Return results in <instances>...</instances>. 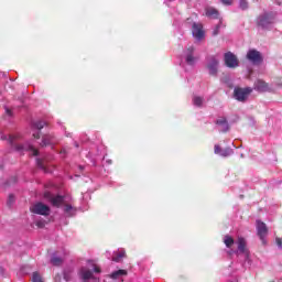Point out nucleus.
<instances>
[{"mask_svg": "<svg viewBox=\"0 0 282 282\" xmlns=\"http://www.w3.org/2000/svg\"><path fill=\"white\" fill-rule=\"evenodd\" d=\"M274 12H265L258 17L257 19V25L258 28H262V30H268L272 23H274L275 19Z\"/></svg>", "mask_w": 282, "mask_h": 282, "instance_id": "f257e3e1", "label": "nucleus"}, {"mask_svg": "<svg viewBox=\"0 0 282 282\" xmlns=\"http://www.w3.org/2000/svg\"><path fill=\"white\" fill-rule=\"evenodd\" d=\"M250 94H252V88L250 87H246V88L236 87L234 89V98L238 100V102H246Z\"/></svg>", "mask_w": 282, "mask_h": 282, "instance_id": "f03ea898", "label": "nucleus"}, {"mask_svg": "<svg viewBox=\"0 0 282 282\" xmlns=\"http://www.w3.org/2000/svg\"><path fill=\"white\" fill-rule=\"evenodd\" d=\"M246 58L252 65H261V63H263V55H261V52L257 51L256 48L249 50Z\"/></svg>", "mask_w": 282, "mask_h": 282, "instance_id": "7ed1b4c3", "label": "nucleus"}, {"mask_svg": "<svg viewBox=\"0 0 282 282\" xmlns=\"http://www.w3.org/2000/svg\"><path fill=\"white\" fill-rule=\"evenodd\" d=\"M30 210L34 215H42L43 217L50 216V213H51L50 206L43 203H35L30 207Z\"/></svg>", "mask_w": 282, "mask_h": 282, "instance_id": "20e7f679", "label": "nucleus"}, {"mask_svg": "<svg viewBox=\"0 0 282 282\" xmlns=\"http://www.w3.org/2000/svg\"><path fill=\"white\" fill-rule=\"evenodd\" d=\"M225 65H227V67L230 69L239 67V59L237 58V55H235L232 52L225 53Z\"/></svg>", "mask_w": 282, "mask_h": 282, "instance_id": "39448f33", "label": "nucleus"}, {"mask_svg": "<svg viewBox=\"0 0 282 282\" xmlns=\"http://www.w3.org/2000/svg\"><path fill=\"white\" fill-rule=\"evenodd\" d=\"M257 232L260 240L265 246V237H268V226L261 220H257Z\"/></svg>", "mask_w": 282, "mask_h": 282, "instance_id": "423d86ee", "label": "nucleus"}, {"mask_svg": "<svg viewBox=\"0 0 282 282\" xmlns=\"http://www.w3.org/2000/svg\"><path fill=\"white\" fill-rule=\"evenodd\" d=\"M192 33L194 39L202 41V39H204V26L199 23H194L192 26Z\"/></svg>", "mask_w": 282, "mask_h": 282, "instance_id": "0eeeda50", "label": "nucleus"}, {"mask_svg": "<svg viewBox=\"0 0 282 282\" xmlns=\"http://www.w3.org/2000/svg\"><path fill=\"white\" fill-rule=\"evenodd\" d=\"M218 67H219V59H216L215 57H210L207 64V69L210 76H217Z\"/></svg>", "mask_w": 282, "mask_h": 282, "instance_id": "6e6552de", "label": "nucleus"}, {"mask_svg": "<svg viewBox=\"0 0 282 282\" xmlns=\"http://www.w3.org/2000/svg\"><path fill=\"white\" fill-rule=\"evenodd\" d=\"M214 153H216V155H221V158H229V155H232V149L230 148L221 149L219 144H216L214 147Z\"/></svg>", "mask_w": 282, "mask_h": 282, "instance_id": "1a4fd4ad", "label": "nucleus"}, {"mask_svg": "<svg viewBox=\"0 0 282 282\" xmlns=\"http://www.w3.org/2000/svg\"><path fill=\"white\" fill-rule=\"evenodd\" d=\"M58 141L54 134H46L42 138L41 147H50L52 144H56Z\"/></svg>", "mask_w": 282, "mask_h": 282, "instance_id": "9d476101", "label": "nucleus"}, {"mask_svg": "<svg viewBox=\"0 0 282 282\" xmlns=\"http://www.w3.org/2000/svg\"><path fill=\"white\" fill-rule=\"evenodd\" d=\"M205 17L208 19H219V10L214 7H207L205 9Z\"/></svg>", "mask_w": 282, "mask_h": 282, "instance_id": "9b49d317", "label": "nucleus"}, {"mask_svg": "<svg viewBox=\"0 0 282 282\" xmlns=\"http://www.w3.org/2000/svg\"><path fill=\"white\" fill-rule=\"evenodd\" d=\"M50 202H51L52 206H54L55 208H61V205L63 204V202H65V197H63L61 195L51 196Z\"/></svg>", "mask_w": 282, "mask_h": 282, "instance_id": "f8f14e48", "label": "nucleus"}, {"mask_svg": "<svg viewBox=\"0 0 282 282\" xmlns=\"http://www.w3.org/2000/svg\"><path fill=\"white\" fill-rule=\"evenodd\" d=\"M194 52H195V47L193 46L187 47V54L185 58L187 65H195V56H193Z\"/></svg>", "mask_w": 282, "mask_h": 282, "instance_id": "ddd939ff", "label": "nucleus"}, {"mask_svg": "<svg viewBox=\"0 0 282 282\" xmlns=\"http://www.w3.org/2000/svg\"><path fill=\"white\" fill-rule=\"evenodd\" d=\"M124 258H127V251L122 249L113 252L112 261H115V263H120Z\"/></svg>", "mask_w": 282, "mask_h": 282, "instance_id": "4468645a", "label": "nucleus"}, {"mask_svg": "<svg viewBox=\"0 0 282 282\" xmlns=\"http://www.w3.org/2000/svg\"><path fill=\"white\" fill-rule=\"evenodd\" d=\"M247 242L245 238H238V250L241 254H248V249L246 248Z\"/></svg>", "mask_w": 282, "mask_h": 282, "instance_id": "2eb2a0df", "label": "nucleus"}, {"mask_svg": "<svg viewBox=\"0 0 282 282\" xmlns=\"http://www.w3.org/2000/svg\"><path fill=\"white\" fill-rule=\"evenodd\" d=\"M254 89H257V91H268V83L259 79L254 84Z\"/></svg>", "mask_w": 282, "mask_h": 282, "instance_id": "dca6fc26", "label": "nucleus"}, {"mask_svg": "<svg viewBox=\"0 0 282 282\" xmlns=\"http://www.w3.org/2000/svg\"><path fill=\"white\" fill-rule=\"evenodd\" d=\"M216 124H218L219 127H225L224 131H228V129H230V126H228V120L226 119V117L217 119Z\"/></svg>", "mask_w": 282, "mask_h": 282, "instance_id": "f3484780", "label": "nucleus"}, {"mask_svg": "<svg viewBox=\"0 0 282 282\" xmlns=\"http://www.w3.org/2000/svg\"><path fill=\"white\" fill-rule=\"evenodd\" d=\"M119 276H127V270L120 269L110 274V279H118Z\"/></svg>", "mask_w": 282, "mask_h": 282, "instance_id": "a211bd4d", "label": "nucleus"}, {"mask_svg": "<svg viewBox=\"0 0 282 282\" xmlns=\"http://www.w3.org/2000/svg\"><path fill=\"white\" fill-rule=\"evenodd\" d=\"M82 278L84 281H89V279H91V276H94V273L90 270L87 269H82Z\"/></svg>", "mask_w": 282, "mask_h": 282, "instance_id": "6ab92c4d", "label": "nucleus"}, {"mask_svg": "<svg viewBox=\"0 0 282 282\" xmlns=\"http://www.w3.org/2000/svg\"><path fill=\"white\" fill-rule=\"evenodd\" d=\"M193 105L195 107H202L204 105V97L200 96H194L193 97Z\"/></svg>", "mask_w": 282, "mask_h": 282, "instance_id": "aec40b11", "label": "nucleus"}, {"mask_svg": "<svg viewBox=\"0 0 282 282\" xmlns=\"http://www.w3.org/2000/svg\"><path fill=\"white\" fill-rule=\"evenodd\" d=\"M224 243L228 248H232V246L235 243V239L232 237H230V236H225Z\"/></svg>", "mask_w": 282, "mask_h": 282, "instance_id": "412c9836", "label": "nucleus"}, {"mask_svg": "<svg viewBox=\"0 0 282 282\" xmlns=\"http://www.w3.org/2000/svg\"><path fill=\"white\" fill-rule=\"evenodd\" d=\"M36 164H37L39 169H41L42 171H44V172L47 171V166L45 165V160L37 159Z\"/></svg>", "mask_w": 282, "mask_h": 282, "instance_id": "4be33fe9", "label": "nucleus"}, {"mask_svg": "<svg viewBox=\"0 0 282 282\" xmlns=\"http://www.w3.org/2000/svg\"><path fill=\"white\" fill-rule=\"evenodd\" d=\"M51 263H52V265H61L63 263V259L58 258V257H53L51 259Z\"/></svg>", "mask_w": 282, "mask_h": 282, "instance_id": "5701e85b", "label": "nucleus"}, {"mask_svg": "<svg viewBox=\"0 0 282 282\" xmlns=\"http://www.w3.org/2000/svg\"><path fill=\"white\" fill-rule=\"evenodd\" d=\"M32 281L33 282H43V278H41V274H39V272H34L32 275Z\"/></svg>", "mask_w": 282, "mask_h": 282, "instance_id": "b1692460", "label": "nucleus"}, {"mask_svg": "<svg viewBox=\"0 0 282 282\" xmlns=\"http://www.w3.org/2000/svg\"><path fill=\"white\" fill-rule=\"evenodd\" d=\"M239 6L241 10H248V0H240Z\"/></svg>", "mask_w": 282, "mask_h": 282, "instance_id": "393cba45", "label": "nucleus"}, {"mask_svg": "<svg viewBox=\"0 0 282 282\" xmlns=\"http://www.w3.org/2000/svg\"><path fill=\"white\" fill-rule=\"evenodd\" d=\"M35 129H39V131H41V129H43V127H45V122L43 121H37L34 123Z\"/></svg>", "mask_w": 282, "mask_h": 282, "instance_id": "a878e982", "label": "nucleus"}, {"mask_svg": "<svg viewBox=\"0 0 282 282\" xmlns=\"http://www.w3.org/2000/svg\"><path fill=\"white\" fill-rule=\"evenodd\" d=\"M28 151H32L34 156L39 155V150H36V148H33V145H29Z\"/></svg>", "mask_w": 282, "mask_h": 282, "instance_id": "bb28decb", "label": "nucleus"}, {"mask_svg": "<svg viewBox=\"0 0 282 282\" xmlns=\"http://www.w3.org/2000/svg\"><path fill=\"white\" fill-rule=\"evenodd\" d=\"M8 206H12L14 204V195L10 194L8 202H7Z\"/></svg>", "mask_w": 282, "mask_h": 282, "instance_id": "cd10ccee", "label": "nucleus"}, {"mask_svg": "<svg viewBox=\"0 0 282 282\" xmlns=\"http://www.w3.org/2000/svg\"><path fill=\"white\" fill-rule=\"evenodd\" d=\"M224 6H232V0H220Z\"/></svg>", "mask_w": 282, "mask_h": 282, "instance_id": "c85d7f7f", "label": "nucleus"}, {"mask_svg": "<svg viewBox=\"0 0 282 282\" xmlns=\"http://www.w3.org/2000/svg\"><path fill=\"white\" fill-rule=\"evenodd\" d=\"M35 226H37V228H45V223L44 221H36Z\"/></svg>", "mask_w": 282, "mask_h": 282, "instance_id": "c756f323", "label": "nucleus"}, {"mask_svg": "<svg viewBox=\"0 0 282 282\" xmlns=\"http://www.w3.org/2000/svg\"><path fill=\"white\" fill-rule=\"evenodd\" d=\"M64 212L65 213H70L72 212V205H65Z\"/></svg>", "mask_w": 282, "mask_h": 282, "instance_id": "7c9ffc66", "label": "nucleus"}, {"mask_svg": "<svg viewBox=\"0 0 282 282\" xmlns=\"http://www.w3.org/2000/svg\"><path fill=\"white\" fill-rule=\"evenodd\" d=\"M275 243H276V246H279V248H282V239L281 238H276Z\"/></svg>", "mask_w": 282, "mask_h": 282, "instance_id": "2f4dec72", "label": "nucleus"}, {"mask_svg": "<svg viewBox=\"0 0 282 282\" xmlns=\"http://www.w3.org/2000/svg\"><path fill=\"white\" fill-rule=\"evenodd\" d=\"M213 34H214V36H217V34H219V24L216 26Z\"/></svg>", "mask_w": 282, "mask_h": 282, "instance_id": "473e14b6", "label": "nucleus"}, {"mask_svg": "<svg viewBox=\"0 0 282 282\" xmlns=\"http://www.w3.org/2000/svg\"><path fill=\"white\" fill-rule=\"evenodd\" d=\"M33 138H35L36 140H39V139L41 138V132L33 133Z\"/></svg>", "mask_w": 282, "mask_h": 282, "instance_id": "72a5a7b5", "label": "nucleus"}, {"mask_svg": "<svg viewBox=\"0 0 282 282\" xmlns=\"http://www.w3.org/2000/svg\"><path fill=\"white\" fill-rule=\"evenodd\" d=\"M94 272H96L97 274H100V272H101L100 267H95Z\"/></svg>", "mask_w": 282, "mask_h": 282, "instance_id": "f704fd0d", "label": "nucleus"}, {"mask_svg": "<svg viewBox=\"0 0 282 282\" xmlns=\"http://www.w3.org/2000/svg\"><path fill=\"white\" fill-rule=\"evenodd\" d=\"M6 113H7L8 116H12V110H11L10 108H7V109H6Z\"/></svg>", "mask_w": 282, "mask_h": 282, "instance_id": "c9c22d12", "label": "nucleus"}, {"mask_svg": "<svg viewBox=\"0 0 282 282\" xmlns=\"http://www.w3.org/2000/svg\"><path fill=\"white\" fill-rule=\"evenodd\" d=\"M9 140H10V143L13 144V142H14V137H10Z\"/></svg>", "mask_w": 282, "mask_h": 282, "instance_id": "e433bc0d", "label": "nucleus"}, {"mask_svg": "<svg viewBox=\"0 0 282 282\" xmlns=\"http://www.w3.org/2000/svg\"><path fill=\"white\" fill-rule=\"evenodd\" d=\"M17 149H18V151H21V150H23L25 148H23L22 145H19Z\"/></svg>", "mask_w": 282, "mask_h": 282, "instance_id": "4c0bfd02", "label": "nucleus"}, {"mask_svg": "<svg viewBox=\"0 0 282 282\" xmlns=\"http://www.w3.org/2000/svg\"><path fill=\"white\" fill-rule=\"evenodd\" d=\"M45 197H50V193H46V194H45Z\"/></svg>", "mask_w": 282, "mask_h": 282, "instance_id": "58836bf2", "label": "nucleus"}]
</instances>
